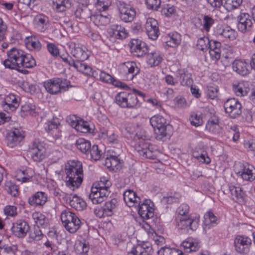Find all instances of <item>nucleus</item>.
Returning <instances> with one entry per match:
<instances>
[{
  "label": "nucleus",
  "mask_w": 255,
  "mask_h": 255,
  "mask_svg": "<svg viewBox=\"0 0 255 255\" xmlns=\"http://www.w3.org/2000/svg\"><path fill=\"white\" fill-rule=\"evenodd\" d=\"M6 55L7 58L2 62L5 68L25 74L28 72L26 68H31L36 65L32 55L17 48H12L7 50Z\"/></svg>",
  "instance_id": "obj_1"
},
{
  "label": "nucleus",
  "mask_w": 255,
  "mask_h": 255,
  "mask_svg": "<svg viewBox=\"0 0 255 255\" xmlns=\"http://www.w3.org/2000/svg\"><path fill=\"white\" fill-rule=\"evenodd\" d=\"M64 171L66 175L65 179L66 186L71 191L79 188L83 180V166L78 160H70L65 164Z\"/></svg>",
  "instance_id": "obj_2"
},
{
  "label": "nucleus",
  "mask_w": 255,
  "mask_h": 255,
  "mask_svg": "<svg viewBox=\"0 0 255 255\" xmlns=\"http://www.w3.org/2000/svg\"><path fill=\"white\" fill-rule=\"evenodd\" d=\"M131 134L134 135V148L139 155L147 158H153L155 157L153 154V148L150 145L149 138L146 135L145 131L137 127L135 133L132 132Z\"/></svg>",
  "instance_id": "obj_3"
},
{
  "label": "nucleus",
  "mask_w": 255,
  "mask_h": 255,
  "mask_svg": "<svg viewBox=\"0 0 255 255\" xmlns=\"http://www.w3.org/2000/svg\"><path fill=\"white\" fill-rule=\"evenodd\" d=\"M112 183L107 176H102L100 180L94 183L91 187L89 199L93 204L102 203L109 196L110 191L109 188Z\"/></svg>",
  "instance_id": "obj_4"
},
{
  "label": "nucleus",
  "mask_w": 255,
  "mask_h": 255,
  "mask_svg": "<svg viewBox=\"0 0 255 255\" xmlns=\"http://www.w3.org/2000/svg\"><path fill=\"white\" fill-rule=\"evenodd\" d=\"M137 95L142 97L144 96L142 92L135 89H132L131 92H119L115 97V102L122 108L137 109L140 106Z\"/></svg>",
  "instance_id": "obj_5"
},
{
  "label": "nucleus",
  "mask_w": 255,
  "mask_h": 255,
  "mask_svg": "<svg viewBox=\"0 0 255 255\" xmlns=\"http://www.w3.org/2000/svg\"><path fill=\"white\" fill-rule=\"evenodd\" d=\"M62 223L70 233H75L80 228L81 222L77 216L69 210H64L61 214Z\"/></svg>",
  "instance_id": "obj_6"
},
{
  "label": "nucleus",
  "mask_w": 255,
  "mask_h": 255,
  "mask_svg": "<svg viewBox=\"0 0 255 255\" xmlns=\"http://www.w3.org/2000/svg\"><path fill=\"white\" fill-rule=\"evenodd\" d=\"M43 86L48 93L53 95L66 91L71 87L69 80L59 78H54L45 81L43 82Z\"/></svg>",
  "instance_id": "obj_7"
},
{
  "label": "nucleus",
  "mask_w": 255,
  "mask_h": 255,
  "mask_svg": "<svg viewBox=\"0 0 255 255\" xmlns=\"http://www.w3.org/2000/svg\"><path fill=\"white\" fill-rule=\"evenodd\" d=\"M28 151L31 159L36 162H41L48 155L46 144L38 139H35L29 144Z\"/></svg>",
  "instance_id": "obj_8"
},
{
  "label": "nucleus",
  "mask_w": 255,
  "mask_h": 255,
  "mask_svg": "<svg viewBox=\"0 0 255 255\" xmlns=\"http://www.w3.org/2000/svg\"><path fill=\"white\" fill-rule=\"evenodd\" d=\"M139 72V69L135 62L128 61L120 65L119 74L125 80H132Z\"/></svg>",
  "instance_id": "obj_9"
},
{
  "label": "nucleus",
  "mask_w": 255,
  "mask_h": 255,
  "mask_svg": "<svg viewBox=\"0 0 255 255\" xmlns=\"http://www.w3.org/2000/svg\"><path fill=\"white\" fill-rule=\"evenodd\" d=\"M234 171L244 180L251 182L255 179V168L248 163L236 164Z\"/></svg>",
  "instance_id": "obj_10"
},
{
  "label": "nucleus",
  "mask_w": 255,
  "mask_h": 255,
  "mask_svg": "<svg viewBox=\"0 0 255 255\" xmlns=\"http://www.w3.org/2000/svg\"><path fill=\"white\" fill-rule=\"evenodd\" d=\"M150 123L154 129L157 138L161 139L167 135V123L163 117L159 115L152 116L150 119Z\"/></svg>",
  "instance_id": "obj_11"
},
{
  "label": "nucleus",
  "mask_w": 255,
  "mask_h": 255,
  "mask_svg": "<svg viewBox=\"0 0 255 255\" xmlns=\"http://www.w3.org/2000/svg\"><path fill=\"white\" fill-rule=\"evenodd\" d=\"M200 216L198 215H190L187 218L180 217L177 219V225L179 229L195 231L198 227Z\"/></svg>",
  "instance_id": "obj_12"
},
{
  "label": "nucleus",
  "mask_w": 255,
  "mask_h": 255,
  "mask_svg": "<svg viewBox=\"0 0 255 255\" xmlns=\"http://www.w3.org/2000/svg\"><path fill=\"white\" fill-rule=\"evenodd\" d=\"M252 245V240L247 236H237L234 240L235 251L242 255L249 253Z\"/></svg>",
  "instance_id": "obj_13"
},
{
  "label": "nucleus",
  "mask_w": 255,
  "mask_h": 255,
  "mask_svg": "<svg viewBox=\"0 0 255 255\" xmlns=\"http://www.w3.org/2000/svg\"><path fill=\"white\" fill-rule=\"evenodd\" d=\"M215 32L219 38L227 42L234 41L238 37V32L228 25L217 26Z\"/></svg>",
  "instance_id": "obj_14"
},
{
  "label": "nucleus",
  "mask_w": 255,
  "mask_h": 255,
  "mask_svg": "<svg viewBox=\"0 0 255 255\" xmlns=\"http://www.w3.org/2000/svg\"><path fill=\"white\" fill-rule=\"evenodd\" d=\"M69 47L71 54L76 61H85L88 58L90 52L83 44L71 42L69 44Z\"/></svg>",
  "instance_id": "obj_15"
},
{
  "label": "nucleus",
  "mask_w": 255,
  "mask_h": 255,
  "mask_svg": "<svg viewBox=\"0 0 255 255\" xmlns=\"http://www.w3.org/2000/svg\"><path fill=\"white\" fill-rule=\"evenodd\" d=\"M224 107L226 113L231 118L236 119L242 113V105L235 98L227 100L224 103Z\"/></svg>",
  "instance_id": "obj_16"
},
{
  "label": "nucleus",
  "mask_w": 255,
  "mask_h": 255,
  "mask_svg": "<svg viewBox=\"0 0 255 255\" xmlns=\"http://www.w3.org/2000/svg\"><path fill=\"white\" fill-rule=\"evenodd\" d=\"M68 122L71 127L77 131L83 133H91L93 132V126L83 120L78 119L75 116L69 117Z\"/></svg>",
  "instance_id": "obj_17"
},
{
  "label": "nucleus",
  "mask_w": 255,
  "mask_h": 255,
  "mask_svg": "<svg viewBox=\"0 0 255 255\" xmlns=\"http://www.w3.org/2000/svg\"><path fill=\"white\" fill-rule=\"evenodd\" d=\"M118 9L120 19L125 22H131L136 15L135 9L130 5L120 2Z\"/></svg>",
  "instance_id": "obj_18"
},
{
  "label": "nucleus",
  "mask_w": 255,
  "mask_h": 255,
  "mask_svg": "<svg viewBox=\"0 0 255 255\" xmlns=\"http://www.w3.org/2000/svg\"><path fill=\"white\" fill-rule=\"evenodd\" d=\"M137 211L138 214L143 219H148L154 215V204L149 199H144L138 203Z\"/></svg>",
  "instance_id": "obj_19"
},
{
  "label": "nucleus",
  "mask_w": 255,
  "mask_h": 255,
  "mask_svg": "<svg viewBox=\"0 0 255 255\" xmlns=\"http://www.w3.org/2000/svg\"><path fill=\"white\" fill-rule=\"evenodd\" d=\"M129 46L131 53L138 57L144 56L148 51L147 44L140 39H131Z\"/></svg>",
  "instance_id": "obj_20"
},
{
  "label": "nucleus",
  "mask_w": 255,
  "mask_h": 255,
  "mask_svg": "<svg viewBox=\"0 0 255 255\" xmlns=\"http://www.w3.org/2000/svg\"><path fill=\"white\" fill-rule=\"evenodd\" d=\"M145 32L149 38L156 40L159 35L158 23L157 21L152 17H148L144 24Z\"/></svg>",
  "instance_id": "obj_21"
},
{
  "label": "nucleus",
  "mask_w": 255,
  "mask_h": 255,
  "mask_svg": "<svg viewBox=\"0 0 255 255\" xmlns=\"http://www.w3.org/2000/svg\"><path fill=\"white\" fill-rule=\"evenodd\" d=\"M29 230V224L22 219L16 220L12 223L11 227V231L13 234L19 238L25 237Z\"/></svg>",
  "instance_id": "obj_22"
},
{
  "label": "nucleus",
  "mask_w": 255,
  "mask_h": 255,
  "mask_svg": "<svg viewBox=\"0 0 255 255\" xmlns=\"http://www.w3.org/2000/svg\"><path fill=\"white\" fill-rule=\"evenodd\" d=\"M24 137L22 130L15 128L8 132L6 137V142L8 146L12 148L18 145Z\"/></svg>",
  "instance_id": "obj_23"
},
{
  "label": "nucleus",
  "mask_w": 255,
  "mask_h": 255,
  "mask_svg": "<svg viewBox=\"0 0 255 255\" xmlns=\"http://www.w3.org/2000/svg\"><path fill=\"white\" fill-rule=\"evenodd\" d=\"M237 27L238 30L244 33L250 30L253 25L250 15L246 12H242L238 16Z\"/></svg>",
  "instance_id": "obj_24"
},
{
  "label": "nucleus",
  "mask_w": 255,
  "mask_h": 255,
  "mask_svg": "<svg viewBox=\"0 0 255 255\" xmlns=\"http://www.w3.org/2000/svg\"><path fill=\"white\" fill-rule=\"evenodd\" d=\"M231 198L237 202H243L244 201L246 192L239 184H229L228 185Z\"/></svg>",
  "instance_id": "obj_25"
},
{
  "label": "nucleus",
  "mask_w": 255,
  "mask_h": 255,
  "mask_svg": "<svg viewBox=\"0 0 255 255\" xmlns=\"http://www.w3.org/2000/svg\"><path fill=\"white\" fill-rule=\"evenodd\" d=\"M163 40L165 48H175L180 44L181 36L177 32H172L165 35L163 38Z\"/></svg>",
  "instance_id": "obj_26"
},
{
  "label": "nucleus",
  "mask_w": 255,
  "mask_h": 255,
  "mask_svg": "<svg viewBox=\"0 0 255 255\" xmlns=\"http://www.w3.org/2000/svg\"><path fill=\"white\" fill-rule=\"evenodd\" d=\"M19 100L18 96L9 93L5 96L4 104H2L3 109L7 112L15 111L19 105Z\"/></svg>",
  "instance_id": "obj_27"
},
{
  "label": "nucleus",
  "mask_w": 255,
  "mask_h": 255,
  "mask_svg": "<svg viewBox=\"0 0 255 255\" xmlns=\"http://www.w3.org/2000/svg\"><path fill=\"white\" fill-rule=\"evenodd\" d=\"M109 35L113 42L117 39L126 38L128 32L125 28L120 25H112L108 31Z\"/></svg>",
  "instance_id": "obj_28"
},
{
  "label": "nucleus",
  "mask_w": 255,
  "mask_h": 255,
  "mask_svg": "<svg viewBox=\"0 0 255 255\" xmlns=\"http://www.w3.org/2000/svg\"><path fill=\"white\" fill-rule=\"evenodd\" d=\"M151 249V245L149 243L142 242L132 248L127 255H149Z\"/></svg>",
  "instance_id": "obj_29"
},
{
  "label": "nucleus",
  "mask_w": 255,
  "mask_h": 255,
  "mask_svg": "<svg viewBox=\"0 0 255 255\" xmlns=\"http://www.w3.org/2000/svg\"><path fill=\"white\" fill-rule=\"evenodd\" d=\"M233 69L238 74L245 76L248 74L251 69V65L244 60L236 59L232 64Z\"/></svg>",
  "instance_id": "obj_30"
},
{
  "label": "nucleus",
  "mask_w": 255,
  "mask_h": 255,
  "mask_svg": "<svg viewBox=\"0 0 255 255\" xmlns=\"http://www.w3.org/2000/svg\"><path fill=\"white\" fill-rule=\"evenodd\" d=\"M146 54V61L151 67L158 66L162 61L163 55L157 50L149 52Z\"/></svg>",
  "instance_id": "obj_31"
},
{
  "label": "nucleus",
  "mask_w": 255,
  "mask_h": 255,
  "mask_svg": "<svg viewBox=\"0 0 255 255\" xmlns=\"http://www.w3.org/2000/svg\"><path fill=\"white\" fill-rule=\"evenodd\" d=\"M59 123L57 120L53 119L45 124L44 128L49 134L54 138H58L60 136Z\"/></svg>",
  "instance_id": "obj_32"
},
{
  "label": "nucleus",
  "mask_w": 255,
  "mask_h": 255,
  "mask_svg": "<svg viewBox=\"0 0 255 255\" xmlns=\"http://www.w3.org/2000/svg\"><path fill=\"white\" fill-rule=\"evenodd\" d=\"M232 87L234 93L240 97L246 96L250 90L248 83L244 81H235Z\"/></svg>",
  "instance_id": "obj_33"
},
{
  "label": "nucleus",
  "mask_w": 255,
  "mask_h": 255,
  "mask_svg": "<svg viewBox=\"0 0 255 255\" xmlns=\"http://www.w3.org/2000/svg\"><path fill=\"white\" fill-rule=\"evenodd\" d=\"M221 128L219 117L213 115L209 119L206 125V129L211 133L216 134L220 132Z\"/></svg>",
  "instance_id": "obj_34"
},
{
  "label": "nucleus",
  "mask_w": 255,
  "mask_h": 255,
  "mask_svg": "<svg viewBox=\"0 0 255 255\" xmlns=\"http://www.w3.org/2000/svg\"><path fill=\"white\" fill-rule=\"evenodd\" d=\"M181 247L186 253L196 252L200 248V242L197 239L189 237L182 243Z\"/></svg>",
  "instance_id": "obj_35"
},
{
  "label": "nucleus",
  "mask_w": 255,
  "mask_h": 255,
  "mask_svg": "<svg viewBox=\"0 0 255 255\" xmlns=\"http://www.w3.org/2000/svg\"><path fill=\"white\" fill-rule=\"evenodd\" d=\"M47 195L43 192L38 191L28 198V203L33 206H42L46 202Z\"/></svg>",
  "instance_id": "obj_36"
},
{
  "label": "nucleus",
  "mask_w": 255,
  "mask_h": 255,
  "mask_svg": "<svg viewBox=\"0 0 255 255\" xmlns=\"http://www.w3.org/2000/svg\"><path fill=\"white\" fill-rule=\"evenodd\" d=\"M124 200L129 207L136 206L140 203L141 199L136 193L132 190H127L124 193Z\"/></svg>",
  "instance_id": "obj_37"
},
{
  "label": "nucleus",
  "mask_w": 255,
  "mask_h": 255,
  "mask_svg": "<svg viewBox=\"0 0 255 255\" xmlns=\"http://www.w3.org/2000/svg\"><path fill=\"white\" fill-rule=\"evenodd\" d=\"M69 205L75 210L81 211L87 207L86 202L77 195H71L69 200Z\"/></svg>",
  "instance_id": "obj_38"
},
{
  "label": "nucleus",
  "mask_w": 255,
  "mask_h": 255,
  "mask_svg": "<svg viewBox=\"0 0 255 255\" xmlns=\"http://www.w3.org/2000/svg\"><path fill=\"white\" fill-rule=\"evenodd\" d=\"M35 174L34 170L31 168H26L24 170H19L16 175V180L22 182H28Z\"/></svg>",
  "instance_id": "obj_39"
},
{
  "label": "nucleus",
  "mask_w": 255,
  "mask_h": 255,
  "mask_svg": "<svg viewBox=\"0 0 255 255\" xmlns=\"http://www.w3.org/2000/svg\"><path fill=\"white\" fill-rule=\"evenodd\" d=\"M99 12L92 16V20L95 25L98 26H106L111 22V16L106 12Z\"/></svg>",
  "instance_id": "obj_40"
},
{
  "label": "nucleus",
  "mask_w": 255,
  "mask_h": 255,
  "mask_svg": "<svg viewBox=\"0 0 255 255\" xmlns=\"http://www.w3.org/2000/svg\"><path fill=\"white\" fill-rule=\"evenodd\" d=\"M218 223V218L212 211L209 210L204 214L203 224L206 228L209 229L216 226Z\"/></svg>",
  "instance_id": "obj_41"
},
{
  "label": "nucleus",
  "mask_w": 255,
  "mask_h": 255,
  "mask_svg": "<svg viewBox=\"0 0 255 255\" xmlns=\"http://www.w3.org/2000/svg\"><path fill=\"white\" fill-rule=\"evenodd\" d=\"M176 76L182 86H190L193 83L191 75L185 72L184 70H178L176 72Z\"/></svg>",
  "instance_id": "obj_42"
},
{
  "label": "nucleus",
  "mask_w": 255,
  "mask_h": 255,
  "mask_svg": "<svg viewBox=\"0 0 255 255\" xmlns=\"http://www.w3.org/2000/svg\"><path fill=\"white\" fill-rule=\"evenodd\" d=\"M71 2L70 0H53L52 6L58 12L65 11L71 7Z\"/></svg>",
  "instance_id": "obj_43"
},
{
  "label": "nucleus",
  "mask_w": 255,
  "mask_h": 255,
  "mask_svg": "<svg viewBox=\"0 0 255 255\" xmlns=\"http://www.w3.org/2000/svg\"><path fill=\"white\" fill-rule=\"evenodd\" d=\"M32 218L37 225V227L41 226L46 228L48 224V219L42 213L39 212H34L32 214Z\"/></svg>",
  "instance_id": "obj_44"
},
{
  "label": "nucleus",
  "mask_w": 255,
  "mask_h": 255,
  "mask_svg": "<svg viewBox=\"0 0 255 255\" xmlns=\"http://www.w3.org/2000/svg\"><path fill=\"white\" fill-rule=\"evenodd\" d=\"M77 148L81 152L89 155V150L91 148V144L90 141L83 138H78L76 142Z\"/></svg>",
  "instance_id": "obj_45"
},
{
  "label": "nucleus",
  "mask_w": 255,
  "mask_h": 255,
  "mask_svg": "<svg viewBox=\"0 0 255 255\" xmlns=\"http://www.w3.org/2000/svg\"><path fill=\"white\" fill-rule=\"evenodd\" d=\"M118 205V201L115 198L107 201L103 206L106 215L107 216H111L116 211Z\"/></svg>",
  "instance_id": "obj_46"
},
{
  "label": "nucleus",
  "mask_w": 255,
  "mask_h": 255,
  "mask_svg": "<svg viewBox=\"0 0 255 255\" xmlns=\"http://www.w3.org/2000/svg\"><path fill=\"white\" fill-rule=\"evenodd\" d=\"M45 237L39 227H34L33 231L30 232L28 235L27 242L30 243H36Z\"/></svg>",
  "instance_id": "obj_47"
},
{
  "label": "nucleus",
  "mask_w": 255,
  "mask_h": 255,
  "mask_svg": "<svg viewBox=\"0 0 255 255\" xmlns=\"http://www.w3.org/2000/svg\"><path fill=\"white\" fill-rule=\"evenodd\" d=\"M120 163V160L116 154H107V156L105 159V165L108 168L113 170L117 167Z\"/></svg>",
  "instance_id": "obj_48"
},
{
  "label": "nucleus",
  "mask_w": 255,
  "mask_h": 255,
  "mask_svg": "<svg viewBox=\"0 0 255 255\" xmlns=\"http://www.w3.org/2000/svg\"><path fill=\"white\" fill-rule=\"evenodd\" d=\"M35 26L37 30L40 32H44L47 29L48 22L47 17L44 15H37L34 19Z\"/></svg>",
  "instance_id": "obj_49"
},
{
  "label": "nucleus",
  "mask_w": 255,
  "mask_h": 255,
  "mask_svg": "<svg viewBox=\"0 0 255 255\" xmlns=\"http://www.w3.org/2000/svg\"><path fill=\"white\" fill-rule=\"evenodd\" d=\"M82 61H76L73 67L81 73L85 75H90L92 73V68L85 63H82Z\"/></svg>",
  "instance_id": "obj_50"
},
{
  "label": "nucleus",
  "mask_w": 255,
  "mask_h": 255,
  "mask_svg": "<svg viewBox=\"0 0 255 255\" xmlns=\"http://www.w3.org/2000/svg\"><path fill=\"white\" fill-rule=\"evenodd\" d=\"M158 255H186L182 251L175 248H162L157 252Z\"/></svg>",
  "instance_id": "obj_51"
},
{
  "label": "nucleus",
  "mask_w": 255,
  "mask_h": 255,
  "mask_svg": "<svg viewBox=\"0 0 255 255\" xmlns=\"http://www.w3.org/2000/svg\"><path fill=\"white\" fill-rule=\"evenodd\" d=\"M89 152V155L87 156L91 160L97 161L99 160L102 156L101 151L99 149L97 145H94L93 146H91Z\"/></svg>",
  "instance_id": "obj_52"
},
{
  "label": "nucleus",
  "mask_w": 255,
  "mask_h": 255,
  "mask_svg": "<svg viewBox=\"0 0 255 255\" xmlns=\"http://www.w3.org/2000/svg\"><path fill=\"white\" fill-rule=\"evenodd\" d=\"M26 47L29 50L39 51L41 48V45L39 40L35 38H30L26 43Z\"/></svg>",
  "instance_id": "obj_53"
},
{
  "label": "nucleus",
  "mask_w": 255,
  "mask_h": 255,
  "mask_svg": "<svg viewBox=\"0 0 255 255\" xmlns=\"http://www.w3.org/2000/svg\"><path fill=\"white\" fill-rule=\"evenodd\" d=\"M89 250V246L86 242H80L75 245V251L79 255H85Z\"/></svg>",
  "instance_id": "obj_54"
},
{
  "label": "nucleus",
  "mask_w": 255,
  "mask_h": 255,
  "mask_svg": "<svg viewBox=\"0 0 255 255\" xmlns=\"http://www.w3.org/2000/svg\"><path fill=\"white\" fill-rule=\"evenodd\" d=\"M111 4V0H97L95 7L99 12H104L108 9Z\"/></svg>",
  "instance_id": "obj_55"
},
{
  "label": "nucleus",
  "mask_w": 255,
  "mask_h": 255,
  "mask_svg": "<svg viewBox=\"0 0 255 255\" xmlns=\"http://www.w3.org/2000/svg\"><path fill=\"white\" fill-rule=\"evenodd\" d=\"M189 120L191 124L196 127L201 126L203 123L201 114H199L197 113H192L190 115Z\"/></svg>",
  "instance_id": "obj_56"
},
{
  "label": "nucleus",
  "mask_w": 255,
  "mask_h": 255,
  "mask_svg": "<svg viewBox=\"0 0 255 255\" xmlns=\"http://www.w3.org/2000/svg\"><path fill=\"white\" fill-rule=\"evenodd\" d=\"M210 41V40L206 36L199 38L197 43V48L203 51H205L208 50Z\"/></svg>",
  "instance_id": "obj_57"
},
{
  "label": "nucleus",
  "mask_w": 255,
  "mask_h": 255,
  "mask_svg": "<svg viewBox=\"0 0 255 255\" xmlns=\"http://www.w3.org/2000/svg\"><path fill=\"white\" fill-rule=\"evenodd\" d=\"M175 12V7L170 4H165L162 5L161 13L166 17H169Z\"/></svg>",
  "instance_id": "obj_58"
},
{
  "label": "nucleus",
  "mask_w": 255,
  "mask_h": 255,
  "mask_svg": "<svg viewBox=\"0 0 255 255\" xmlns=\"http://www.w3.org/2000/svg\"><path fill=\"white\" fill-rule=\"evenodd\" d=\"M194 158L202 163L208 164L211 162V159L209 157L206 150L203 151L202 153H200V154H197L195 153L194 154Z\"/></svg>",
  "instance_id": "obj_59"
},
{
  "label": "nucleus",
  "mask_w": 255,
  "mask_h": 255,
  "mask_svg": "<svg viewBox=\"0 0 255 255\" xmlns=\"http://www.w3.org/2000/svg\"><path fill=\"white\" fill-rule=\"evenodd\" d=\"M242 3V0H226L225 7L228 10L238 8Z\"/></svg>",
  "instance_id": "obj_60"
},
{
  "label": "nucleus",
  "mask_w": 255,
  "mask_h": 255,
  "mask_svg": "<svg viewBox=\"0 0 255 255\" xmlns=\"http://www.w3.org/2000/svg\"><path fill=\"white\" fill-rule=\"evenodd\" d=\"M6 190L11 196L16 197L19 194L18 188L15 184L9 182L6 184Z\"/></svg>",
  "instance_id": "obj_61"
},
{
  "label": "nucleus",
  "mask_w": 255,
  "mask_h": 255,
  "mask_svg": "<svg viewBox=\"0 0 255 255\" xmlns=\"http://www.w3.org/2000/svg\"><path fill=\"white\" fill-rule=\"evenodd\" d=\"M218 87L216 86H208L207 87L206 94L211 99H214L218 96Z\"/></svg>",
  "instance_id": "obj_62"
},
{
  "label": "nucleus",
  "mask_w": 255,
  "mask_h": 255,
  "mask_svg": "<svg viewBox=\"0 0 255 255\" xmlns=\"http://www.w3.org/2000/svg\"><path fill=\"white\" fill-rule=\"evenodd\" d=\"M102 137L109 143H116L118 141V136L114 133L103 132Z\"/></svg>",
  "instance_id": "obj_63"
},
{
  "label": "nucleus",
  "mask_w": 255,
  "mask_h": 255,
  "mask_svg": "<svg viewBox=\"0 0 255 255\" xmlns=\"http://www.w3.org/2000/svg\"><path fill=\"white\" fill-rule=\"evenodd\" d=\"M244 147L255 156V139L245 140Z\"/></svg>",
  "instance_id": "obj_64"
}]
</instances>
